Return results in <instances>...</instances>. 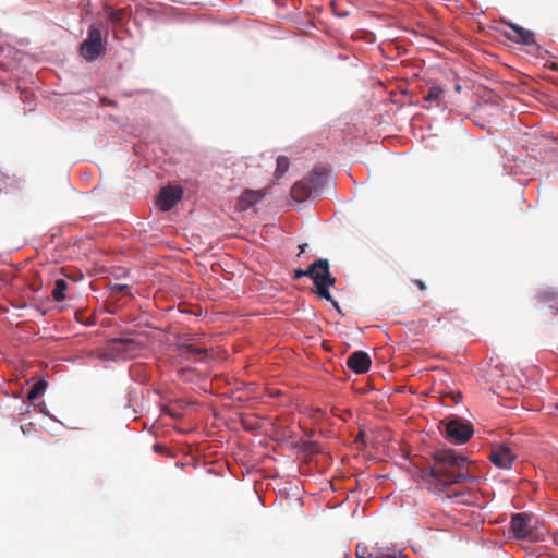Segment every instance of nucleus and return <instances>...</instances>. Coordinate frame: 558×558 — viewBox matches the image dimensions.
Segmentation results:
<instances>
[{"label":"nucleus","instance_id":"nucleus-1","mask_svg":"<svg viewBox=\"0 0 558 558\" xmlns=\"http://www.w3.org/2000/svg\"><path fill=\"white\" fill-rule=\"evenodd\" d=\"M422 480L429 492L447 498L464 496V490L456 487L464 481L476 482L471 475L470 464L453 450H440L434 454L433 464L422 471Z\"/></svg>","mask_w":558,"mask_h":558},{"label":"nucleus","instance_id":"nucleus-2","mask_svg":"<svg viewBox=\"0 0 558 558\" xmlns=\"http://www.w3.org/2000/svg\"><path fill=\"white\" fill-rule=\"evenodd\" d=\"M142 344L132 338H116L108 342L104 357L109 360L132 359L142 349Z\"/></svg>","mask_w":558,"mask_h":558},{"label":"nucleus","instance_id":"nucleus-3","mask_svg":"<svg viewBox=\"0 0 558 558\" xmlns=\"http://www.w3.org/2000/svg\"><path fill=\"white\" fill-rule=\"evenodd\" d=\"M106 48L102 43L101 32L97 27H90L87 38L81 44V54L87 61H94L102 56Z\"/></svg>","mask_w":558,"mask_h":558},{"label":"nucleus","instance_id":"nucleus-4","mask_svg":"<svg viewBox=\"0 0 558 558\" xmlns=\"http://www.w3.org/2000/svg\"><path fill=\"white\" fill-rule=\"evenodd\" d=\"M473 433L472 425L458 417L449 420L446 424V436L456 444L466 442Z\"/></svg>","mask_w":558,"mask_h":558},{"label":"nucleus","instance_id":"nucleus-5","mask_svg":"<svg viewBox=\"0 0 558 558\" xmlns=\"http://www.w3.org/2000/svg\"><path fill=\"white\" fill-rule=\"evenodd\" d=\"M511 530L515 538L534 539L533 517L526 512L513 514L511 518Z\"/></svg>","mask_w":558,"mask_h":558},{"label":"nucleus","instance_id":"nucleus-6","mask_svg":"<svg viewBox=\"0 0 558 558\" xmlns=\"http://www.w3.org/2000/svg\"><path fill=\"white\" fill-rule=\"evenodd\" d=\"M488 458L497 468L510 469L515 459V454L512 453L509 446L500 444L492 447Z\"/></svg>","mask_w":558,"mask_h":558},{"label":"nucleus","instance_id":"nucleus-7","mask_svg":"<svg viewBox=\"0 0 558 558\" xmlns=\"http://www.w3.org/2000/svg\"><path fill=\"white\" fill-rule=\"evenodd\" d=\"M504 23L510 28L511 32H505V36L512 41L523 45L534 44V33L523 28L522 26L514 24L512 22Z\"/></svg>","mask_w":558,"mask_h":558},{"label":"nucleus","instance_id":"nucleus-8","mask_svg":"<svg viewBox=\"0 0 558 558\" xmlns=\"http://www.w3.org/2000/svg\"><path fill=\"white\" fill-rule=\"evenodd\" d=\"M371 357L364 351L353 352L347 360V366L355 374H364L371 367Z\"/></svg>","mask_w":558,"mask_h":558},{"label":"nucleus","instance_id":"nucleus-9","mask_svg":"<svg viewBox=\"0 0 558 558\" xmlns=\"http://www.w3.org/2000/svg\"><path fill=\"white\" fill-rule=\"evenodd\" d=\"M178 356L186 361H203L207 356V349L194 343H182L178 347Z\"/></svg>","mask_w":558,"mask_h":558},{"label":"nucleus","instance_id":"nucleus-10","mask_svg":"<svg viewBox=\"0 0 558 558\" xmlns=\"http://www.w3.org/2000/svg\"><path fill=\"white\" fill-rule=\"evenodd\" d=\"M304 272L305 277L311 278L315 284L322 282L325 278L331 275L329 271V262L324 258L314 262L307 269L304 270Z\"/></svg>","mask_w":558,"mask_h":558},{"label":"nucleus","instance_id":"nucleus-11","mask_svg":"<svg viewBox=\"0 0 558 558\" xmlns=\"http://www.w3.org/2000/svg\"><path fill=\"white\" fill-rule=\"evenodd\" d=\"M181 197L182 191L180 189H162L158 201L159 208L163 211H168L175 206V204L181 199Z\"/></svg>","mask_w":558,"mask_h":558},{"label":"nucleus","instance_id":"nucleus-12","mask_svg":"<svg viewBox=\"0 0 558 558\" xmlns=\"http://www.w3.org/2000/svg\"><path fill=\"white\" fill-rule=\"evenodd\" d=\"M315 193L320 192L328 182V170L326 167L316 166L306 178Z\"/></svg>","mask_w":558,"mask_h":558},{"label":"nucleus","instance_id":"nucleus-13","mask_svg":"<svg viewBox=\"0 0 558 558\" xmlns=\"http://www.w3.org/2000/svg\"><path fill=\"white\" fill-rule=\"evenodd\" d=\"M266 195L265 190H245L238 201V207L241 210H247L255 204L259 203Z\"/></svg>","mask_w":558,"mask_h":558},{"label":"nucleus","instance_id":"nucleus-14","mask_svg":"<svg viewBox=\"0 0 558 558\" xmlns=\"http://www.w3.org/2000/svg\"><path fill=\"white\" fill-rule=\"evenodd\" d=\"M336 283V278H333L331 275L327 278H325L322 282L316 283V293L319 298L329 301L332 303V305L338 310V312H341L338 302L332 298V295L329 292V288L332 287Z\"/></svg>","mask_w":558,"mask_h":558},{"label":"nucleus","instance_id":"nucleus-15","mask_svg":"<svg viewBox=\"0 0 558 558\" xmlns=\"http://www.w3.org/2000/svg\"><path fill=\"white\" fill-rule=\"evenodd\" d=\"M445 89L436 84L429 86L427 94L424 96V101L428 102L429 106L426 108H430L432 106L440 107L445 102Z\"/></svg>","mask_w":558,"mask_h":558},{"label":"nucleus","instance_id":"nucleus-16","mask_svg":"<svg viewBox=\"0 0 558 558\" xmlns=\"http://www.w3.org/2000/svg\"><path fill=\"white\" fill-rule=\"evenodd\" d=\"M312 193L315 192L314 190H312V186L310 185L306 179L296 182L291 190L292 197L298 202H302L308 198L312 195Z\"/></svg>","mask_w":558,"mask_h":558},{"label":"nucleus","instance_id":"nucleus-17","mask_svg":"<svg viewBox=\"0 0 558 558\" xmlns=\"http://www.w3.org/2000/svg\"><path fill=\"white\" fill-rule=\"evenodd\" d=\"M69 284L64 279H57L54 282V287L52 289V298L57 302H61L65 300V291L68 289Z\"/></svg>","mask_w":558,"mask_h":558},{"label":"nucleus","instance_id":"nucleus-18","mask_svg":"<svg viewBox=\"0 0 558 558\" xmlns=\"http://www.w3.org/2000/svg\"><path fill=\"white\" fill-rule=\"evenodd\" d=\"M289 167H290L289 158L286 156H279L277 158V167L275 170V177L277 179H280L281 177H283L284 173L288 171Z\"/></svg>","mask_w":558,"mask_h":558},{"label":"nucleus","instance_id":"nucleus-19","mask_svg":"<svg viewBox=\"0 0 558 558\" xmlns=\"http://www.w3.org/2000/svg\"><path fill=\"white\" fill-rule=\"evenodd\" d=\"M47 383L44 380L37 381L27 392V399L33 401L44 393Z\"/></svg>","mask_w":558,"mask_h":558},{"label":"nucleus","instance_id":"nucleus-20","mask_svg":"<svg viewBox=\"0 0 558 558\" xmlns=\"http://www.w3.org/2000/svg\"><path fill=\"white\" fill-rule=\"evenodd\" d=\"M557 294L554 292H542L538 294V300L544 303H550L557 299Z\"/></svg>","mask_w":558,"mask_h":558},{"label":"nucleus","instance_id":"nucleus-21","mask_svg":"<svg viewBox=\"0 0 558 558\" xmlns=\"http://www.w3.org/2000/svg\"><path fill=\"white\" fill-rule=\"evenodd\" d=\"M111 290H112V294H118V293L129 294L130 288L128 284L117 283L111 287Z\"/></svg>","mask_w":558,"mask_h":558},{"label":"nucleus","instance_id":"nucleus-22","mask_svg":"<svg viewBox=\"0 0 558 558\" xmlns=\"http://www.w3.org/2000/svg\"><path fill=\"white\" fill-rule=\"evenodd\" d=\"M413 283L421 290V291H425L427 288H426V284L420 280V279H415L413 280Z\"/></svg>","mask_w":558,"mask_h":558},{"label":"nucleus","instance_id":"nucleus-23","mask_svg":"<svg viewBox=\"0 0 558 558\" xmlns=\"http://www.w3.org/2000/svg\"><path fill=\"white\" fill-rule=\"evenodd\" d=\"M302 277H305V272L303 269H295L293 272V279H300Z\"/></svg>","mask_w":558,"mask_h":558},{"label":"nucleus","instance_id":"nucleus-24","mask_svg":"<svg viewBox=\"0 0 558 558\" xmlns=\"http://www.w3.org/2000/svg\"><path fill=\"white\" fill-rule=\"evenodd\" d=\"M154 449H155V451H157V452H163V451L166 450V449H165L161 445H159V444L155 445V446H154Z\"/></svg>","mask_w":558,"mask_h":558},{"label":"nucleus","instance_id":"nucleus-25","mask_svg":"<svg viewBox=\"0 0 558 558\" xmlns=\"http://www.w3.org/2000/svg\"><path fill=\"white\" fill-rule=\"evenodd\" d=\"M305 247H306V244H302V245H300V253H304Z\"/></svg>","mask_w":558,"mask_h":558}]
</instances>
